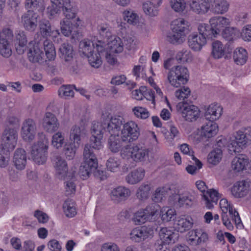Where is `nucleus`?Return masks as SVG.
<instances>
[{"label": "nucleus", "instance_id": "nucleus-48", "mask_svg": "<svg viewBox=\"0 0 251 251\" xmlns=\"http://www.w3.org/2000/svg\"><path fill=\"white\" fill-rule=\"evenodd\" d=\"M145 212L143 208H141L133 213L132 221L135 225H141L151 222Z\"/></svg>", "mask_w": 251, "mask_h": 251}, {"label": "nucleus", "instance_id": "nucleus-56", "mask_svg": "<svg viewBox=\"0 0 251 251\" xmlns=\"http://www.w3.org/2000/svg\"><path fill=\"white\" fill-rule=\"evenodd\" d=\"M44 50L49 60H54L56 57V51L52 43L49 40L44 42Z\"/></svg>", "mask_w": 251, "mask_h": 251}, {"label": "nucleus", "instance_id": "nucleus-52", "mask_svg": "<svg viewBox=\"0 0 251 251\" xmlns=\"http://www.w3.org/2000/svg\"><path fill=\"white\" fill-rule=\"evenodd\" d=\"M105 127L106 124L94 121L91 127L92 136L103 137Z\"/></svg>", "mask_w": 251, "mask_h": 251}, {"label": "nucleus", "instance_id": "nucleus-37", "mask_svg": "<svg viewBox=\"0 0 251 251\" xmlns=\"http://www.w3.org/2000/svg\"><path fill=\"white\" fill-rule=\"evenodd\" d=\"M191 9L198 14H204L209 10V3L201 0H191Z\"/></svg>", "mask_w": 251, "mask_h": 251}, {"label": "nucleus", "instance_id": "nucleus-33", "mask_svg": "<svg viewBox=\"0 0 251 251\" xmlns=\"http://www.w3.org/2000/svg\"><path fill=\"white\" fill-rule=\"evenodd\" d=\"M130 195L129 189L122 186H119L111 191L110 197L115 202H119L125 200Z\"/></svg>", "mask_w": 251, "mask_h": 251}, {"label": "nucleus", "instance_id": "nucleus-60", "mask_svg": "<svg viewBox=\"0 0 251 251\" xmlns=\"http://www.w3.org/2000/svg\"><path fill=\"white\" fill-rule=\"evenodd\" d=\"M170 4L171 8L176 12H183L186 8L185 0H170Z\"/></svg>", "mask_w": 251, "mask_h": 251}, {"label": "nucleus", "instance_id": "nucleus-63", "mask_svg": "<svg viewBox=\"0 0 251 251\" xmlns=\"http://www.w3.org/2000/svg\"><path fill=\"white\" fill-rule=\"evenodd\" d=\"M238 32V30L236 28L231 27L229 25L222 32V35L226 40L231 41L236 38V33Z\"/></svg>", "mask_w": 251, "mask_h": 251}, {"label": "nucleus", "instance_id": "nucleus-29", "mask_svg": "<svg viewBox=\"0 0 251 251\" xmlns=\"http://www.w3.org/2000/svg\"><path fill=\"white\" fill-rule=\"evenodd\" d=\"M223 112V108L218 103H212L207 108L204 114L205 119L213 122L219 119Z\"/></svg>", "mask_w": 251, "mask_h": 251}, {"label": "nucleus", "instance_id": "nucleus-20", "mask_svg": "<svg viewBox=\"0 0 251 251\" xmlns=\"http://www.w3.org/2000/svg\"><path fill=\"white\" fill-rule=\"evenodd\" d=\"M38 15L32 10H27L21 17V23L25 28L34 31L37 26Z\"/></svg>", "mask_w": 251, "mask_h": 251}, {"label": "nucleus", "instance_id": "nucleus-38", "mask_svg": "<svg viewBox=\"0 0 251 251\" xmlns=\"http://www.w3.org/2000/svg\"><path fill=\"white\" fill-rule=\"evenodd\" d=\"M189 46L194 51H200L206 43L205 37L196 34H193L189 36Z\"/></svg>", "mask_w": 251, "mask_h": 251}, {"label": "nucleus", "instance_id": "nucleus-32", "mask_svg": "<svg viewBox=\"0 0 251 251\" xmlns=\"http://www.w3.org/2000/svg\"><path fill=\"white\" fill-rule=\"evenodd\" d=\"M163 0H150L143 3L142 8L146 15L151 17L155 16L158 14V8Z\"/></svg>", "mask_w": 251, "mask_h": 251}, {"label": "nucleus", "instance_id": "nucleus-11", "mask_svg": "<svg viewBox=\"0 0 251 251\" xmlns=\"http://www.w3.org/2000/svg\"><path fill=\"white\" fill-rule=\"evenodd\" d=\"M153 236L154 230L152 227L145 226L133 228L129 234L130 239L137 243L150 240Z\"/></svg>", "mask_w": 251, "mask_h": 251}, {"label": "nucleus", "instance_id": "nucleus-51", "mask_svg": "<svg viewBox=\"0 0 251 251\" xmlns=\"http://www.w3.org/2000/svg\"><path fill=\"white\" fill-rule=\"evenodd\" d=\"M223 157V151L221 149L216 148L211 151L208 154L207 162L212 165H217L221 160Z\"/></svg>", "mask_w": 251, "mask_h": 251}, {"label": "nucleus", "instance_id": "nucleus-17", "mask_svg": "<svg viewBox=\"0 0 251 251\" xmlns=\"http://www.w3.org/2000/svg\"><path fill=\"white\" fill-rule=\"evenodd\" d=\"M105 44L101 40H98L96 44V49L97 52H93L86 56L90 65L95 68H99L102 64L101 53L104 50Z\"/></svg>", "mask_w": 251, "mask_h": 251}, {"label": "nucleus", "instance_id": "nucleus-6", "mask_svg": "<svg viewBox=\"0 0 251 251\" xmlns=\"http://www.w3.org/2000/svg\"><path fill=\"white\" fill-rule=\"evenodd\" d=\"M98 167V161L91 148L86 146L83 152V162L80 166L78 175L82 179H86L92 175V172Z\"/></svg>", "mask_w": 251, "mask_h": 251}, {"label": "nucleus", "instance_id": "nucleus-54", "mask_svg": "<svg viewBox=\"0 0 251 251\" xmlns=\"http://www.w3.org/2000/svg\"><path fill=\"white\" fill-rule=\"evenodd\" d=\"M121 161L118 157H110L106 161V165L108 170L112 172H118L120 168Z\"/></svg>", "mask_w": 251, "mask_h": 251}, {"label": "nucleus", "instance_id": "nucleus-2", "mask_svg": "<svg viewBox=\"0 0 251 251\" xmlns=\"http://www.w3.org/2000/svg\"><path fill=\"white\" fill-rule=\"evenodd\" d=\"M248 129L239 130L225 137H219L217 144L219 147H226L231 154L241 152L251 142V133Z\"/></svg>", "mask_w": 251, "mask_h": 251}, {"label": "nucleus", "instance_id": "nucleus-55", "mask_svg": "<svg viewBox=\"0 0 251 251\" xmlns=\"http://www.w3.org/2000/svg\"><path fill=\"white\" fill-rule=\"evenodd\" d=\"M169 189V188L166 186L157 188L152 196V200L155 202H161L168 194Z\"/></svg>", "mask_w": 251, "mask_h": 251}, {"label": "nucleus", "instance_id": "nucleus-19", "mask_svg": "<svg viewBox=\"0 0 251 251\" xmlns=\"http://www.w3.org/2000/svg\"><path fill=\"white\" fill-rule=\"evenodd\" d=\"M42 124L44 130L50 133L57 131L59 126V123L55 115L49 112L44 114Z\"/></svg>", "mask_w": 251, "mask_h": 251}, {"label": "nucleus", "instance_id": "nucleus-41", "mask_svg": "<svg viewBox=\"0 0 251 251\" xmlns=\"http://www.w3.org/2000/svg\"><path fill=\"white\" fill-rule=\"evenodd\" d=\"M122 142L119 134L110 135L108 140V147L112 152H118L123 149Z\"/></svg>", "mask_w": 251, "mask_h": 251}, {"label": "nucleus", "instance_id": "nucleus-62", "mask_svg": "<svg viewBox=\"0 0 251 251\" xmlns=\"http://www.w3.org/2000/svg\"><path fill=\"white\" fill-rule=\"evenodd\" d=\"M75 176H74L73 178L70 177L68 178V179L66 178L64 180H65V194L67 196L71 195L72 194H75V184L74 182L75 180Z\"/></svg>", "mask_w": 251, "mask_h": 251}, {"label": "nucleus", "instance_id": "nucleus-4", "mask_svg": "<svg viewBox=\"0 0 251 251\" xmlns=\"http://www.w3.org/2000/svg\"><path fill=\"white\" fill-rule=\"evenodd\" d=\"M149 148L139 143L123 147L120 155L124 160H132L136 163L144 162L149 158Z\"/></svg>", "mask_w": 251, "mask_h": 251}, {"label": "nucleus", "instance_id": "nucleus-58", "mask_svg": "<svg viewBox=\"0 0 251 251\" xmlns=\"http://www.w3.org/2000/svg\"><path fill=\"white\" fill-rule=\"evenodd\" d=\"M10 151H7L6 149L0 146V168H4L6 167L9 162Z\"/></svg>", "mask_w": 251, "mask_h": 251}, {"label": "nucleus", "instance_id": "nucleus-53", "mask_svg": "<svg viewBox=\"0 0 251 251\" xmlns=\"http://www.w3.org/2000/svg\"><path fill=\"white\" fill-rule=\"evenodd\" d=\"M75 89L74 85H62L58 89V93L60 97L63 99H70L74 96V91Z\"/></svg>", "mask_w": 251, "mask_h": 251}, {"label": "nucleus", "instance_id": "nucleus-14", "mask_svg": "<svg viewBox=\"0 0 251 251\" xmlns=\"http://www.w3.org/2000/svg\"><path fill=\"white\" fill-rule=\"evenodd\" d=\"M219 205L223 214H227V212H228L233 222H234L237 227L241 228L243 226L239 214L233 204L229 202L226 199H222L220 201Z\"/></svg>", "mask_w": 251, "mask_h": 251}, {"label": "nucleus", "instance_id": "nucleus-27", "mask_svg": "<svg viewBox=\"0 0 251 251\" xmlns=\"http://www.w3.org/2000/svg\"><path fill=\"white\" fill-rule=\"evenodd\" d=\"M13 162L15 168L18 170H24L27 162L26 153L22 149H17L13 156Z\"/></svg>", "mask_w": 251, "mask_h": 251}, {"label": "nucleus", "instance_id": "nucleus-12", "mask_svg": "<svg viewBox=\"0 0 251 251\" xmlns=\"http://www.w3.org/2000/svg\"><path fill=\"white\" fill-rule=\"evenodd\" d=\"M18 139L17 130L14 128H6L1 135V144L2 148L7 151H12L15 148Z\"/></svg>", "mask_w": 251, "mask_h": 251}, {"label": "nucleus", "instance_id": "nucleus-15", "mask_svg": "<svg viewBox=\"0 0 251 251\" xmlns=\"http://www.w3.org/2000/svg\"><path fill=\"white\" fill-rule=\"evenodd\" d=\"M250 187V182L248 180L236 181L230 188L231 194L236 199L244 198L249 194Z\"/></svg>", "mask_w": 251, "mask_h": 251}, {"label": "nucleus", "instance_id": "nucleus-36", "mask_svg": "<svg viewBox=\"0 0 251 251\" xmlns=\"http://www.w3.org/2000/svg\"><path fill=\"white\" fill-rule=\"evenodd\" d=\"M201 135L206 138H210L215 136L218 132V126L213 122L209 121L201 127Z\"/></svg>", "mask_w": 251, "mask_h": 251}, {"label": "nucleus", "instance_id": "nucleus-40", "mask_svg": "<svg viewBox=\"0 0 251 251\" xmlns=\"http://www.w3.org/2000/svg\"><path fill=\"white\" fill-rule=\"evenodd\" d=\"M193 226V222L191 218L179 217L175 223V229L181 233L191 229Z\"/></svg>", "mask_w": 251, "mask_h": 251}, {"label": "nucleus", "instance_id": "nucleus-28", "mask_svg": "<svg viewBox=\"0 0 251 251\" xmlns=\"http://www.w3.org/2000/svg\"><path fill=\"white\" fill-rule=\"evenodd\" d=\"M107 49L113 54H119L124 50V44L122 39L115 35L108 38Z\"/></svg>", "mask_w": 251, "mask_h": 251}, {"label": "nucleus", "instance_id": "nucleus-23", "mask_svg": "<svg viewBox=\"0 0 251 251\" xmlns=\"http://www.w3.org/2000/svg\"><path fill=\"white\" fill-rule=\"evenodd\" d=\"M27 56L29 61L32 62H39L42 60L44 53L38 43L34 41L29 43Z\"/></svg>", "mask_w": 251, "mask_h": 251}, {"label": "nucleus", "instance_id": "nucleus-10", "mask_svg": "<svg viewBox=\"0 0 251 251\" xmlns=\"http://www.w3.org/2000/svg\"><path fill=\"white\" fill-rule=\"evenodd\" d=\"M53 166L55 170L57 177L60 179H65L66 178L75 176L76 174V168H72L68 171V166L66 161L60 156H56L53 161Z\"/></svg>", "mask_w": 251, "mask_h": 251}, {"label": "nucleus", "instance_id": "nucleus-25", "mask_svg": "<svg viewBox=\"0 0 251 251\" xmlns=\"http://www.w3.org/2000/svg\"><path fill=\"white\" fill-rule=\"evenodd\" d=\"M51 5L62 9L64 16L67 18H73L75 12L72 11L73 6L70 0H50Z\"/></svg>", "mask_w": 251, "mask_h": 251}, {"label": "nucleus", "instance_id": "nucleus-9", "mask_svg": "<svg viewBox=\"0 0 251 251\" xmlns=\"http://www.w3.org/2000/svg\"><path fill=\"white\" fill-rule=\"evenodd\" d=\"M197 197L194 190L184 192L182 194L172 195L169 198L170 203L176 207L189 208L192 206Z\"/></svg>", "mask_w": 251, "mask_h": 251}, {"label": "nucleus", "instance_id": "nucleus-26", "mask_svg": "<svg viewBox=\"0 0 251 251\" xmlns=\"http://www.w3.org/2000/svg\"><path fill=\"white\" fill-rule=\"evenodd\" d=\"M160 241L165 244L174 243L178 240V234L168 227L161 228L159 231Z\"/></svg>", "mask_w": 251, "mask_h": 251}, {"label": "nucleus", "instance_id": "nucleus-1", "mask_svg": "<svg viewBox=\"0 0 251 251\" xmlns=\"http://www.w3.org/2000/svg\"><path fill=\"white\" fill-rule=\"evenodd\" d=\"M87 131L81 123L72 126L69 131V142L65 143V135L58 131L52 136L51 145L56 149H61L63 145V151L67 159H72L75 156L76 151L80 147L82 140L86 136Z\"/></svg>", "mask_w": 251, "mask_h": 251}, {"label": "nucleus", "instance_id": "nucleus-13", "mask_svg": "<svg viewBox=\"0 0 251 251\" xmlns=\"http://www.w3.org/2000/svg\"><path fill=\"white\" fill-rule=\"evenodd\" d=\"M37 127L35 121L31 119H25L23 123L21 129V137L26 142L33 141L37 134Z\"/></svg>", "mask_w": 251, "mask_h": 251}, {"label": "nucleus", "instance_id": "nucleus-47", "mask_svg": "<svg viewBox=\"0 0 251 251\" xmlns=\"http://www.w3.org/2000/svg\"><path fill=\"white\" fill-rule=\"evenodd\" d=\"M63 211L66 217H74L77 213L75 202L71 200L66 201L63 204Z\"/></svg>", "mask_w": 251, "mask_h": 251}, {"label": "nucleus", "instance_id": "nucleus-21", "mask_svg": "<svg viewBox=\"0 0 251 251\" xmlns=\"http://www.w3.org/2000/svg\"><path fill=\"white\" fill-rule=\"evenodd\" d=\"M180 110L182 117L187 122L196 121L201 115L200 110L194 105H183Z\"/></svg>", "mask_w": 251, "mask_h": 251}, {"label": "nucleus", "instance_id": "nucleus-8", "mask_svg": "<svg viewBox=\"0 0 251 251\" xmlns=\"http://www.w3.org/2000/svg\"><path fill=\"white\" fill-rule=\"evenodd\" d=\"M120 139L123 142L136 141L140 135V127L135 122L130 120L124 123L120 131Z\"/></svg>", "mask_w": 251, "mask_h": 251}, {"label": "nucleus", "instance_id": "nucleus-30", "mask_svg": "<svg viewBox=\"0 0 251 251\" xmlns=\"http://www.w3.org/2000/svg\"><path fill=\"white\" fill-rule=\"evenodd\" d=\"M229 7L226 0H211L209 2V10L214 14H223L228 10Z\"/></svg>", "mask_w": 251, "mask_h": 251}, {"label": "nucleus", "instance_id": "nucleus-49", "mask_svg": "<svg viewBox=\"0 0 251 251\" xmlns=\"http://www.w3.org/2000/svg\"><path fill=\"white\" fill-rule=\"evenodd\" d=\"M122 14L124 20L129 24L135 25L139 22L138 14L130 8L125 10Z\"/></svg>", "mask_w": 251, "mask_h": 251}, {"label": "nucleus", "instance_id": "nucleus-64", "mask_svg": "<svg viewBox=\"0 0 251 251\" xmlns=\"http://www.w3.org/2000/svg\"><path fill=\"white\" fill-rule=\"evenodd\" d=\"M97 31L99 34L104 37H108L110 34V27L106 23H101L97 21Z\"/></svg>", "mask_w": 251, "mask_h": 251}, {"label": "nucleus", "instance_id": "nucleus-16", "mask_svg": "<svg viewBox=\"0 0 251 251\" xmlns=\"http://www.w3.org/2000/svg\"><path fill=\"white\" fill-rule=\"evenodd\" d=\"M13 36V32L9 28H5L0 32V54L4 57H8L12 54L8 40L12 39Z\"/></svg>", "mask_w": 251, "mask_h": 251}, {"label": "nucleus", "instance_id": "nucleus-44", "mask_svg": "<svg viewBox=\"0 0 251 251\" xmlns=\"http://www.w3.org/2000/svg\"><path fill=\"white\" fill-rule=\"evenodd\" d=\"M198 29L200 36L205 37L207 39H212L216 37V35L214 33V30L211 25L205 23H200L198 27Z\"/></svg>", "mask_w": 251, "mask_h": 251}, {"label": "nucleus", "instance_id": "nucleus-18", "mask_svg": "<svg viewBox=\"0 0 251 251\" xmlns=\"http://www.w3.org/2000/svg\"><path fill=\"white\" fill-rule=\"evenodd\" d=\"M209 22L214 30V34L217 37L220 32L230 25L231 20L224 16H217L211 17Z\"/></svg>", "mask_w": 251, "mask_h": 251}, {"label": "nucleus", "instance_id": "nucleus-59", "mask_svg": "<svg viewBox=\"0 0 251 251\" xmlns=\"http://www.w3.org/2000/svg\"><path fill=\"white\" fill-rule=\"evenodd\" d=\"M180 150L183 153L188 154L192 156V159L195 161V164L198 166L199 169L202 167V164L201 162L194 156L193 151L190 148V147L188 144H183L181 145L180 146Z\"/></svg>", "mask_w": 251, "mask_h": 251}, {"label": "nucleus", "instance_id": "nucleus-7", "mask_svg": "<svg viewBox=\"0 0 251 251\" xmlns=\"http://www.w3.org/2000/svg\"><path fill=\"white\" fill-rule=\"evenodd\" d=\"M41 140L34 143L31 150V158L38 165H42L46 163L49 148L48 139L43 133H41Z\"/></svg>", "mask_w": 251, "mask_h": 251}, {"label": "nucleus", "instance_id": "nucleus-39", "mask_svg": "<svg viewBox=\"0 0 251 251\" xmlns=\"http://www.w3.org/2000/svg\"><path fill=\"white\" fill-rule=\"evenodd\" d=\"M59 50L60 58L66 63H71L74 56V50L72 46L68 43H63L61 45Z\"/></svg>", "mask_w": 251, "mask_h": 251}, {"label": "nucleus", "instance_id": "nucleus-57", "mask_svg": "<svg viewBox=\"0 0 251 251\" xmlns=\"http://www.w3.org/2000/svg\"><path fill=\"white\" fill-rule=\"evenodd\" d=\"M151 186L148 184L144 183L142 184L138 188L136 195L137 198L141 200H145L149 196Z\"/></svg>", "mask_w": 251, "mask_h": 251}, {"label": "nucleus", "instance_id": "nucleus-22", "mask_svg": "<svg viewBox=\"0 0 251 251\" xmlns=\"http://www.w3.org/2000/svg\"><path fill=\"white\" fill-rule=\"evenodd\" d=\"M124 119L120 116L115 115L108 118L106 123L107 131L110 135L119 134L121 126L123 125Z\"/></svg>", "mask_w": 251, "mask_h": 251}, {"label": "nucleus", "instance_id": "nucleus-42", "mask_svg": "<svg viewBox=\"0 0 251 251\" xmlns=\"http://www.w3.org/2000/svg\"><path fill=\"white\" fill-rule=\"evenodd\" d=\"M98 43V41L93 43L88 39H85L81 41L79 44V51L85 56L94 51V49L96 48V44Z\"/></svg>", "mask_w": 251, "mask_h": 251}, {"label": "nucleus", "instance_id": "nucleus-31", "mask_svg": "<svg viewBox=\"0 0 251 251\" xmlns=\"http://www.w3.org/2000/svg\"><path fill=\"white\" fill-rule=\"evenodd\" d=\"M249 164V158L241 154L234 157L231 162V168L234 172H240L246 169Z\"/></svg>", "mask_w": 251, "mask_h": 251}, {"label": "nucleus", "instance_id": "nucleus-34", "mask_svg": "<svg viewBox=\"0 0 251 251\" xmlns=\"http://www.w3.org/2000/svg\"><path fill=\"white\" fill-rule=\"evenodd\" d=\"M76 18V14L75 13V16L73 18H68L65 17L61 20L60 22V29L62 33L66 37H68L71 34L73 35L75 34L73 33L74 27L72 26V21H79V18L78 17Z\"/></svg>", "mask_w": 251, "mask_h": 251}, {"label": "nucleus", "instance_id": "nucleus-46", "mask_svg": "<svg viewBox=\"0 0 251 251\" xmlns=\"http://www.w3.org/2000/svg\"><path fill=\"white\" fill-rule=\"evenodd\" d=\"M212 56L216 59L223 57L225 54V48L221 42L216 40L212 44Z\"/></svg>", "mask_w": 251, "mask_h": 251}, {"label": "nucleus", "instance_id": "nucleus-35", "mask_svg": "<svg viewBox=\"0 0 251 251\" xmlns=\"http://www.w3.org/2000/svg\"><path fill=\"white\" fill-rule=\"evenodd\" d=\"M145 175V169L143 168L139 167L127 174L126 177V181L129 184H135L143 180Z\"/></svg>", "mask_w": 251, "mask_h": 251}, {"label": "nucleus", "instance_id": "nucleus-50", "mask_svg": "<svg viewBox=\"0 0 251 251\" xmlns=\"http://www.w3.org/2000/svg\"><path fill=\"white\" fill-rule=\"evenodd\" d=\"M143 209L146 211V213L151 222L155 220L158 215L160 210V206L156 203H152L149 204L145 208Z\"/></svg>", "mask_w": 251, "mask_h": 251}, {"label": "nucleus", "instance_id": "nucleus-61", "mask_svg": "<svg viewBox=\"0 0 251 251\" xmlns=\"http://www.w3.org/2000/svg\"><path fill=\"white\" fill-rule=\"evenodd\" d=\"M39 27L41 35L43 37L48 38L52 30L50 22L47 20L41 21L39 24Z\"/></svg>", "mask_w": 251, "mask_h": 251}, {"label": "nucleus", "instance_id": "nucleus-3", "mask_svg": "<svg viewBox=\"0 0 251 251\" xmlns=\"http://www.w3.org/2000/svg\"><path fill=\"white\" fill-rule=\"evenodd\" d=\"M175 60L169 58L164 62L163 66L169 70L167 80L169 84L175 88L181 87L189 80V71L187 68L182 65H176Z\"/></svg>", "mask_w": 251, "mask_h": 251}, {"label": "nucleus", "instance_id": "nucleus-45", "mask_svg": "<svg viewBox=\"0 0 251 251\" xmlns=\"http://www.w3.org/2000/svg\"><path fill=\"white\" fill-rule=\"evenodd\" d=\"M25 7L28 10H36L43 11L45 10V4L44 0H25Z\"/></svg>", "mask_w": 251, "mask_h": 251}, {"label": "nucleus", "instance_id": "nucleus-5", "mask_svg": "<svg viewBox=\"0 0 251 251\" xmlns=\"http://www.w3.org/2000/svg\"><path fill=\"white\" fill-rule=\"evenodd\" d=\"M188 22L182 18L173 21L171 24V33L167 35L168 41L173 44H180L184 42L187 32Z\"/></svg>", "mask_w": 251, "mask_h": 251}, {"label": "nucleus", "instance_id": "nucleus-24", "mask_svg": "<svg viewBox=\"0 0 251 251\" xmlns=\"http://www.w3.org/2000/svg\"><path fill=\"white\" fill-rule=\"evenodd\" d=\"M202 196L204 204L208 209L213 208L221 197L220 193L214 189L207 190L206 192L204 193Z\"/></svg>", "mask_w": 251, "mask_h": 251}, {"label": "nucleus", "instance_id": "nucleus-43", "mask_svg": "<svg viewBox=\"0 0 251 251\" xmlns=\"http://www.w3.org/2000/svg\"><path fill=\"white\" fill-rule=\"evenodd\" d=\"M233 58L236 64L243 65L248 59L247 51L243 48H237L234 50Z\"/></svg>", "mask_w": 251, "mask_h": 251}]
</instances>
